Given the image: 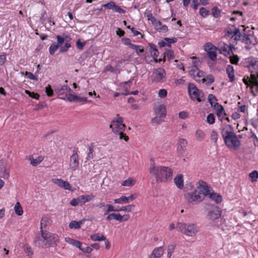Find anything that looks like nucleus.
Here are the masks:
<instances>
[{
    "label": "nucleus",
    "instance_id": "f257e3e1",
    "mask_svg": "<svg viewBox=\"0 0 258 258\" xmlns=\"http://www.w3.org/2000/svg\"><path fill=\"white\" fill-rule=\"evenodd\" d=\"M196 188L193 192H187L184 195L187 202L192 204H197L204 200L209 194L208 185L203 181L200 180L196 183Z\"/></svg>",
    "mask_w": 258,
    "mask_h": 258
},
{
    "label": "nucleus",
    "instance_id": "f03ea898",
    "mask_svg": "<svg viewBox=\"0 0 258 258\" xmlns=\"http://www.w3.org/2000/svg\"><path fill=\"white\" fill-rule=\"evenodd\" d=\"M58 241V235L49 232H42L41 236L37 235L34 240V243L36 245L45 248L55 246Z\"/></svg>",
    "mask_w": 258,
    "mask_h": 258
},
{
    "label": "nucleus",
    "instance_id": "7ed1b4c3",
    "mask_svg": "<svg viewBox=\"0 0 258 258\" xmlns=\"http://www.w3.org/2000/svg\"><path fill=\"white\" fill-rule=\"evenodd\" d=\"M150 173L154 175L157 181L165 182L171 179L172 170L168 167L156 166L154 163L149 168Z\"/></svg>",
    "mask_w": 258,
    "mask_h": 258
},
{
    "label": "nucleus",
    "instance_id": "20e7f679",
    "mask_svg": "<svg viewBox=\"0 0 258 258\" xmlns=\"http://www.w3.org/2000/svg\"><path fill=\"white\" fill-rule=\"evenodd\" d=\"M117 116L118 117L116 120H112L109 127L115 134L119 136V139H124L127 141L129 139L128 136L123 134L126 126L123 123V118L119 117L118 114Z\"/></svg>",
    "mask_w": 258,
    "mask_h": 258
},
{
    "label": "nucleus",
    "instance_id": "39448f33",
    "mask_svg": "<svg viewBox=\"0 0 258 258\" xmlns=\"http://www.w3.org/2000/svg\"><path fill=\"white\" fill-rule=\"evenodd\" d=\"M176 228L183 234L191 237L195 236L198 231V226L194 224L179 222L176 225Z\"/></svg>",
    "mask_w": 258,
    "mask_h": 258
},
{
    "label": "nucleus",
    "instance_id": "423d86ee",
    "mask_svg": "<svg viewBox=\"0 0 258 258\" xmlns=\"http://www.w3.org/2000/svg\"><path fill=\"white\" fill-rule=\"evenodd\" d=\"M188 92L189 96L192 100L201 102L204 98V93L202 90L199 89L193 83L188 85Z\"/></svg>",
    "mask_w": 258,
    "mask_h": 258
},
{
    "label": "nucleus",
    "instance_id": "0eeeda50",
    "mask_svg": "<svg viewBox=\"0 0 258 258\" xmlns=\"http://www.w3.org/2000/svg\"><path fill=\"white\" fill-rule=\"evenodd\" d=\"M246 62L247 63L246 67H248L249 71L251 72L250 77L252 79L258 78V59L253 57H249L246 59Z\"/></svg>",
    "mask_w": 258,
    "mask_h": 258
},
{
    "label": "nucleus",
    "instance_id": "6e6552de",
    "mask_svg": "<svg viewBox=\"0 0 258 258\" xmlns=\"http://www.w3.org/2000/svg\"><path fill=\"white\" fill-rule=\"evenodd\" d=\"M224 142L229 149H234L235 150L239 149L241 146V142L238 139V137L236 134L225 140Z\"/></svg>",
    "mask_w": 258,
    "mask_h": 258
},
{
    "label": "nucleus",
    "instance_id": "1a4fd4ad",
    "mask_svg": "<svg viewBox=\"0 0 258 258\" xmlns=\"http://www.w3.org/2000/svg\"><path fill=\"white\" fill-rule=\"evenodd\" d=\"M221 213L220 208L217 206H213L208 209L207 217L210 220L215 221L221 217Z\"/></svg>",
    "mask_w": 258,
    "mask_h": 258
},
{
    "label": "nucleus",
    "instance_id": "9d476101",
    "mask_svg": "<svg viewBox=\"0 0 258 258\" xmlns=\"http://www.w3.org/2000/svg\"><path fill=\"white\" fill-rule=\"evenodd\" d=\"M152 79L155 82H164L166 79V73L164 69L159 68L154 71L152 75Z\"/></svg>",
    "mask_w": 258,
    "mask_h": 258
},
{
    "label": "nucleus",
    "instance_id": "9b49d317",
    "mask_svg": "<svg viewBox=\"0 0 258 258\" xmlns=\"http://www.w3.org/2000/svg\"><path fill=\"white\" fill-rule=\"evenodd\" d=\"M73 152V154L70 157L69 166L72 170L75 171L78 169L79 165V156L77 151L74 150Z\"/></svg>",
    "mask_w": 258,
    "mask_h": 258
},
{
    "label": "nucleus",
    "instance_id": "f8f14e48",
    "mask_svg": "<svg viewBox=\"0 0 258 258\" xmlns=\"http://www.w3.org/2000/svg\"><path fill=\"white\" fill-rule=\"evenodd\" d=\"M235 134L233 127L230 125H226L222 129V136L224 141Z\"/></svg>",
    "mask_w": 258,
    "mask_h": 258
},
{
    "label": "nucleus",
    "instance_id": "ddd939ff",
    "mask_svg": "<svg viewBox=\"0 0 258 258\" xmlns=\"http://www.w3.org/2000/svg\"><path fill=\"white\" fill-rule=\"evenodd\" d=\"M54 91L58 96H66V94L68 93H71L72 92V89L68 85L56 86L54 88Z\"/></svg>",
    "mask_w": 258,
    "mask_h": 258
},
{
    "label": "nucleus",
    "instance_id": "4468645a",
    "mask_svg": "<svg viewBox=\"0 0 258 258\" xmlns=\"http://www.w3.org/2000/svg\"><path fill=\"white\" fill-rule=\"evenodd\" d=\"M52 181L55 184L60 186V187L63 188L65 189L70 190L71 188V186L70 183L66 181H64L61 179H52Z\"/></svg>",
    "mask_w": 258,
    "mask_h": 258
},
{
    "label": "nucleus",
    "instance_id": "2eb2a0df",
    "mask_svg": "<svg viewBox=\"0 0 258 258\" xmlns=\"http://www.w3.org/2000/svg\"><path fill=\"white\" fill-rule=\"evenodd\" d=\"M208 192L207 196H208L209 198L214 201L216 203L218 204L222 202V197L217 193L214 192H211L210 187L208 186Z\"/></svg>",
    "mask_w": 258,
    "mask_h": 258
},
{
    "label": "nucleus",
    "instance_id": "dca6fc26",
    "mask_svg": "<svg viewBox=\"0 0 258 258\" xmlns=\"http://www.w3.org/2000/svg\"><path fill=\"white\" fill-rule=\"evenodd\" d=\"M155 113L160 117H165L166 114V108L163 104L158 105L155 108Z\"/></svg>",
    "mask_w": 258,
    "mask_h": 258
},
{
    "label": "nucleus",
    "instance_id": "f3484780",
    "mask_svg": "<svg viewBox=\"0 0 258 258\" xmlns=\"http://www.w3.org/2000/svg\"><path fill=\"white\" fill-rule=\"evenodd\" d=\"M187 141L183 138L180 139L178 142L177 151L182 153L185 151L187 146Z\"/></svg>",
    "mask_w": 258,
    "mask_h": 258
},
{
    "label": "nucleus",
    "instance_id": "a211bd4d",
    "mask_svg": "<svg viewBox=\"0 0 258 258\" xmlns=\"http://www.w3.org/2000/svg\"><path fill=\"white\" fill-rule=\"evenodd\" d=\"M164 253V249L163 246H160L155 248L151 253V256L154 258H159L162 256Z\"/></svg>",
    "mask_w": 258,
    "mask_h": 258
},
{
    "label": "nucleus",
    "instance_id": "6ab92c4d",
    "mask_svg": "<svg viewBox=\"0 0 258 258\" xmlns=\"http://www.w3.org/2000/svg\"><path fill=\"white\" fill-rule=\"evenodd\" d=\"M175 184L180 189L183 187V176L181 174H178L174 179Z\"/></svg>",
    "mask_w": 258,
    "mask_h": 258
},
{
    "label": "nucleus",
    "instance_id": "aec40b11",
    "mask_svg": "<svg viewBox=\"0 0 258 258\" xmlns=\"http://www.w3.org/2000/svg\"><path fill=\"white\" fill-rule=\"evenodd\" d=\"M115 219L120 222L123 221V217L120 214L111 213L108 215L106 218V220L110 221Z\"/></svg>",
    "mask_w": 258,
    "mask_h": 258
},
{
    "label": "nucleus",
    "instance_id": "412c9836",
    "mask_svg": "<svg viewBox=\"0 0 258 258\" xmlns=\"http://www.w3.org/2000/svg\"><path fill=\"white\" fill-rule=\"evenodd\" d=\"M226 72L230 82H233L235 79L233 67L231 65H228L226 69Z\"/></svg>",
    "mask_w": 258,
    "mask_h": 258
},
{
    "label": "nucleus",
    "instance_id": "4be33fe9",
    "mask_svg": "<svg viewBox=\"0 0 258 258\" xmlns=\"http://www.w3.org/2000/svg\"><path fill=\"white\" fill-rule=\"evenodd\" d=\"M29 160L30 161V163L34 166H36L39 163H40L43 160V157L42 156H39L36 159H34L32 156H29Z\"/></svg>",
    "mask_w": 258,
    "mask_h": 258
},
{
    "label": "nucleus",
    "instance_id": "5701e85b",
    "mask_svg": "<svg viewBox=\"0 0 258 258\" xmlns=\"http://www.w3.org/2000/svg\"><path fill=\"white\" fill-rule=\"evenodd\" d=\"M238 28H236L234 26L232 25L229 27L227 29L226 35L231 37L232 35L238 33Z\"/></svg>",
    "mask_w": 258,
    "mask_h": 258
},
{
    "label": "nucleus",
    "instance_id": "b1692460",
    "mask_svg": "<svg viewBox=\"0 0 258 258\" xmlns=\"http://www.w3.org/2000/svg\"><path fill=\"white\" fill-rule=\"evenodd\" d=\"M56 39L57 41V44L59 46H61L64 42H66V40L70 41L71 40V38L70 36H66L65 37H63L60 35H57Z\"/></svg>",
    "mask_w": 258,
    "mask_h": 258
},
{
    "label": "nucleus",
    "instance_id": "393cba45",
    "mask_svg": "<svg viewBox=\"0 0 258 258\" xmlns=\"http://www.w3.org/2000/svg\"><path fill=\"white\" fill-rule=\"evenodd\" d=\"M90 238L93 241H103L106 240L104 236L99 233L92 234L90 236Z\"/></svg>",
    "mask_w": 258,
    "mask_h": 258
},
{
    "label": "nucleus",
    "instance_id": "a878e982",
    "mask_svg": "<svg viewBox=\"0 0 258 258\" xmlns=\"http://www.w3.org/2000/svg\"><path fill=\"white\" fill-rule=\"evenodd\" d=\"M48 223V219L46 217L43 218L41 220L40 223V232L42 234V232H48L46 230H44L43 229L46 228L47 223Z\"/></svg>",
    "mask_w": 258,
    "mask_h": 258
},
{
    "label": "nucleus",
    "instance_id": "bb28decb",
    "mask_svg": "<svg viewBox=\"0 0 258 258\" xmlns=\"http://www.w3.org/2000/svg\"><path fill=\"white\" fill-rule=\"evenodd\" d=\"M147 16L148 18V20H150L155 26L157 27L158 25H161V22L157 20L154 17L152 16V14L151 12H148L147 13Z\"/></svg>",
    "mask_w": 258,
    "mask_h": 258
},
{
    "label": "nucleus",
    "instance_id": "cd10ccee",
    "mask_svg": "<svg viewBox=\"0 0 258 258\" xmlns=\"http://www.w3.org/2000/svg\"><path fill=\"white\" fill-rule=\"evenodd\" d=\"M76 96V95L72 94L71 93H68L67 94H66V96L64 97H61L60 98L70 102H75Z\"/></svg>",
    "mask_w": 258,
    "mask_h": 258
},
{
    "label": "nucleus",
    "instance_id": "c85d7f7f",
    "mask_svg": "<svg viewBox=\"0 0 258 258\" xmlns=\"http://www.w3.org/2000/svg\"><path fill=\"white\" fill-rule=\"evenodd\" d=\"M190 72L191 75H193L195 78L197 77L199 78L202 77L203 72L199 70V69L197 67H195L192 70H191ZM195 79L196 80V78H195Z\"/></svg>",
    "mask_w": 258,
    "mask_h": 258
},
{
    "label": "nucleus",
    "instance_id": "c756f323",
    "mask_svg": "<svg viewBox=\"0 0 258 258\" xmlns=\"http://www.w3.org/2000/svg\"><path fill=\"white\" fill-rule=\"evenodd\" d=\"M208 101L210 103L212 107H215L216 105H218V103L216 102L217 99L216 97L213 94H209L208 96Z\"/></svg>",
    "mask_w": 258,
    "mask_h": 258
},
{
    "label": "nucleus",
    "instance_id": "7c9ffc66",
    "mask_svg": "<svg viewBox=\"0 0 258 258\" xmlns=\"http://www.w3.org/2000/svg\"><path fill=\"white\" fill-rule=\"evenodd\" d=\"M15 211L16 213L19 216H21L23 213V211L22 206L19 202H17L15 206Z\"/></svg>",
    "mask_w": 258,
    "mask_h": 258
},
{
    "label": "nucleus",
    "instance_id": "2f4dec72",
    "mask_svg": "<svg viewBox=\"0 0 258 258\" xmlns=\"http://www.w3.org/2000/svg\"><path fill=\"white\" fill-rule=\"evenodd\" d=\"M60 49L59 50V52L61 53L65 52L67 51L69 48L71 47V44L69 42V40H66L65 44L63 46H60Z\"/></svg>",
    "mask_w": 258,
    "mask_h": 258
},
{
    "label": "nucleus",
    "instance_id": "473e14b6",
    "mask_svg": "<svg viewBox=\"0 0 258 258\" xmlns=\"http://www.w3.org/2000/svg\"><path fill=\"white\" fill-rule=\"evenodd\" d=\"M70 204L73 206H76L78 205H83L81 197L79 196V197H77V198L73 199L71 201Z\"/></svg>",
    "mask_w": 258,
    "mask_h": 258
},
{
    "label": "nucleus",
    "instance_id": "72a5a7b5",
    "mask_svg": "<svg viewBox=\"0 0 258 258\" xmlns=\"http://www.w3.org/2000/svg\"><path fill=\"white\" fill-rule=\"evenodd\" d=\"M134 207H135V205H128L126 206L122 207L121 208L117 207V212L122 211L131 212L133 210Z\"/></svg>",
    "mask_w": 258,
    "mask_h": 258
},
{
    "label": "nucleus",
    "instance_id": "f704fd0d",
    "mask_svg": "<svg viewBox=\"0 0 258 258\" xmlns=\"http://www.w3.org/2000/svg\"><path fill=\"white\" fill-rule=\"evenodd\" d=\"M205 135L201 130H198L196 132V137L198 140L202 141L205 138Z\"/></svg>",
    "mask_w": 258,
    "mask_h": 258
},
{
    "label": "nucleus",
    "instance_id": "c9c22d12",
    "mask_svg": "<svg viewBox=\"0 0 258 258\" xmlns=\"http://www.w3.org/2000/svg\"><path fill=\"white\" fill-rule=\"evenodd\" d=\"M241 41L247 44H251V41L250 38V36L248 34L243 33L242 36Z\"/></svg>",
    "mask_w": 258,
    "mask_h": 258
},
{
    "label": "nucleus",
    "instance_id": "e433bc0d",
    "mask_svg": "<svg viewBox=\"0 0 258 258\" xmlns=\"http://www.w3.org/2000/svg\"><path fill=\"white\" fill-rule=\"evenodd\" d=\"M115 203L116 204H127L128 203L127 197L122 196L119 199H116L114 200Z\"/></svg>",
    "mask_w": 258,
    "mask_h": 258
},
{
    "label": "nucleus",
    "instance_id": "4c0bfd02",
    "mask_svg": "<svg viewBox=\"0 0 258 258\" xmlns=\"http://www.w3.org/2000/svg\"><path fill=\"white\" fill-rule=\"evenodd\" d=\"M175 245L174 244H171L168 246L167 247V257L170 258L172 253L174 251Z\"/></svg>",
    "mask_w": 258,
    "mask_h": 258
},
{
    "label": "nucleus",
    "instance_id": "58836bf2",
    "mask_svg": "<svg viewBox=\"0 0 258 258\" xmlns=\"http://www.w3.org/2000/svg\"><path fill=\"white\" fill-rule=\"evenodd\" d=\"M82 223V221L77 222L76 221H73L69 224V227L70 228H76L78 229L80 228L81 224Z\"/></svg>",
    "mask_w": 258,
    "mask_h": 258
},
{
    "label": "nucleus",
    "instance_id": "ea45409f",
    "mask_svg": "<svg viewBox=\"0 0 258 258\" xmlns=\"http://www.w3.org/2000/svg\"><path fill=\"white\" fill-rule=\"evenodd\" d=\"M205 50L207 52V53H209V52L214 50H217V48L211 43H208L205 46Z\"/></svg>",
    "mask_w": 258,
    "mask_h": 258
},
{
    "label": "nucleus",
    "instance_id": "a19ab883",
    "mask_svg": "<svg viewBox=\"0 0 258 258\" xmlns=\"http://www.w3.org/2000/svg\"><path fill=\"white\" fill-rule=\"evenodd\" d=\"M205 50L207 52V53H209V52L214 50H217V48L211 43H208L205 46Z\"/></svg>",
    "mask_w": 258,
    "mask_h": 258
},
{
    "label": "nucleus",
    "instance_id": "79ce46f5",
    "mask_svg": "<svg viewBox=\"0 0 258 258\" xmlns=\"http://www.w3.org/2000/svg\"><path fill=\"white\" fill-rule=\"evenodd\" d=\"M212 13L214 17L218 18L220 16L221 11L217 7H214L212 9Z\"/></svg>",
    "mask_w": 258,
    "mask_h": 258
},
{
    "label": "nucleus",
    "instance_id": "37998d69",
    "mask_svg": "<svg viewBox=\"0 0 258 258\" xmlns=\"http://www.w3.org/2000/svg\"><path fill=\"white\" fill-rule=\"evenodd\" d=\"M242 35L243 34L240 32V30H239L238 33H236V34L232 35L230 37L231 39L235 41H241Z\"/></svg>",
    "mask_w": 258,
    "mask_h": 258
},
{
    "label": "nucleus",
    "instance_id": "c03bdc74",
    "mask_svg": "<svg viewBox=\"0 0 258 258\" xmlns=\"http://www.w3.org/2000/svg\"><path fill=\"white\" fill-rule=\"evenodd\" d=\"M24 250L27 254L28 256H31L33 254L31 247L28 244H25L24 245Z\"/></svg>",
    "mask_w": 258,
    "mask_h": 258
},
{
    "label": "nucleus",
    "instance_id": "a18cd8bd",
    "mask_svg": "<svg viewBox=\"0 0 258 258\" xmlns=\"http://www.w3.org/2000/svg\"><path fill=\"white\" fill-rule=\"evenodd\" d=\"M228 47L229 46L228 45L224 44V46L223 47H221V48L219 50L220 53H223L225 55H226V54H230V50H228L227 49Z\"/></svg>",
    "mask_w": 258,
    "mask_h": 258
},
{
    "label": "nucleus",
    "instance_id": "49530a36",
    "mask_svg": "<svg viewBox=\"0 0 258 258\" xmlns=\"http://www.w3.org/2000/svg\"><path fill=\"white\" fill-rule=\"evenodd\" d=\"M249 176L251 178L252 181H256L258 179V172L256 170H253L249 173Z\"/></svg>",
    "mask_w": 258,
    "mask_h": 258
},
{
    "label": "nucleus",
    "instance_id": "de8ad7c7",
    "mask_svg": "<svg viewBox=\"0 0 258 258\" xmlns=\"http://www.w3.org/2000/svg\"><path fill=\"white\" fill-rule=\"evenodd\" d=\"M59 47V46L57 44L53 43L51 44L49 49L50 54L53 55Z\"/></svg>",
    "mask_w": 258,
    "mask_h": 258
},
{
    "label": "nucleus",
    "instance_id": "09e8293b",
    "mask_svg": "<svg viewBox=\"0 0 258 258\" xmlns=\"http://www.w3.org/2000/svg\"><path fill=\"white\" fill-rule=\"evenodd\" d=\"M135 184V181L132 178H128L127 179L123 181L121 183L122 186H129L133 185Z\"/></svg>",
    "mask_w": 258,
    "mask_h": 258
},
{
    "label": "nucleus",
    "instance_id": "8fccbe9b",
    "mask_svg": "<svg viewBox=\"0 0 258 258\" xmlns=\"http://www.w3.org/2000/svg\"><path fill=\"white\" fill-rule=\"evenodd\" d=\"M156 29L160 31V32H166L168 30L167 26L165 25H163L161 22V25L157 26H155Z\"/></svg>",
    "mask_w": 258,
    "mask_h": 258
},
{
    "label": "nucleus",
    "instance_id": "3c124183",
    "mask_svg": "<svg viewBox=\"0 0 258 258\" xmlns=\"http://www.w3.org/2000/svg\"><path fill=\"white\" fill-rule=\"evenodd\" d=\"M0 171L3 173V174L1 175V177L5 179H7L9 177V173L7 172L6 166H3L2 167L0 168Z\"/></svg>",
    "mask_w": 258,
    "mask_h": 258
},
{
    "label": "nucleus",
    "instance_id": "603ef678",
    "mask_svg": "<svg viewBox=\"0 0 258 258\" xmlns=\"http://www.w3.org/2000/svg\"><path fill=\"white\" fill-rule=\"evenodd\" d=\"M164 40L167 43V46L168 47L171 46V44L175 43L177 41V38H165Z\"/></svg>",
    "mask_w": 258,
    "mask_h": 258
},
{
    "label": "nucleus",
    "instance_id": "864d4df0",
    "mask_svg": "<svg viewBox=\"0 0 258 258\" xmlns=\"http://www.w3.org/2000/svg\"><path fill=\"white\" fill-rule=\"evenodd\" d=\"M94 152V147L91 145L89 147V153H88L87 157H86L87 160H89L90 159L93 158V153Z\"/></svg>",
    "mask_w": 258,
    "mask_h": 258
},
{
    "label": "nucleus",
    "instance_id": "5fc2aeb1",
    "mask_svg": "<svg viewBox=\"0 0 258 258\" xmlns=\"http://www.w3.org/2000/svg\"><path fill=\"white\" fill-rule=\"evenodd\" d=\"M45 92L48 97H51L53 96V91L50 85H48V86L46 87Z\"/></svg>",
    "mask_w": 258,
    "mask_h": 258
},
{
    "label": "nucleus",
    "instance_id": "6e6d98bb",
    "mask_svg": "<svg viewBox=\"0 0 258 258\" xmlns=\"http://www.w3.org/2000/svg\"><path fill=\"white\" fill-rule=\"evenodd\" d=\"M209 11L205 8H201L200 9V14L204 18L206 17L209 14Z\"/></svg>",
    "mask_w": 258,
    "mask_h": 258
},
{
    "label": "nucleus",
    "instance_id": "4d7b16f0",
    "mask_svg": "<svg viewBox=\"0 0 258 258\" xmlns=\"http://www.w3.org/2000/svg\"><path fill=\"white\" fill-rule=\"evenodd\" d=\"M207 121L210 124H213L215 122V116L214 114L212 113L209 114L207 116Z\"/></svg>",
    "mask_w": 258,
    "mask_h": 258
},
{
    "label": "nucleus",
    "instance_id": "13d9d810",
    "mask_svg": "<svg viewBox=\"0 0 258 258\" xmlns=\"http://www.w3.org/2000/svg\"><path fill=\"white\" fill-rule=\"evenodd\" d=\"M210 138L211 140L213 141L214 143L216 144L218 139V134L217 132L213 131L211 133Z\"/></svg>",
    "mask_w": 258,
    "mask_h": 258
},
{
    "label": "nucleus",
    "instance_id": "bf43d9fd",
    "mask_svg": "<svg viewBox=\"0 0 258 258\" xmlns=\"http://www.w3.org/2000/svg\"><path fill=\"white\" fill-rule=\"evenodd\" d=\"M217 50H212V51L209 52L208 53V56L212 60H214L217 57Z\"/></svg>",
    "mask_w": 258,
    "mask_h": 258
},
{
    "label": "nucleus",
    "instance_id": "052dcab7",
    "mask_svg": "<svg viewBox=\"0 0 258 258\" xmlns=\"http://www.w3.org/2000/svg\"><path fill=\"white\" fill-rule=\"evenodd\" d=\"M81 198L82 201L83 205L87 202L91 200L92 198L89 195L81 196Z\"/></svg>",
    "mask_w": 258,
    "mask_h": 258
},
{
    "label": "nucleus",
    "instance_id": "680f3d73",
    "mask_svg": "<svg viewBox=\"0 0 258 258\" xmlns=\"http://www.w3.org/2000/svg\"><path fill=\"white\" fill-rule=\"evenodd\" d=\"M115 4L114 2L111 1L110 2H109L107 4L103 5V7L107 9H112L113 10L114 8L115 7Z\"/></svg>",
    "mask_w": 258,
    "mask_h": 258
},
{
    "label": "nucleus",
    "instance_id": "e2e57ef3",
    "mask_svg": "<svg viewBox=\"0 0 258 258\" xmlns=\"http://www.w3.org/2000/svg\"><path fill=\"white\" fill-rule=\"evenodd\" d=\"M167 58L168 59H172L174 58V53L171 50H167L165 52Z\"/></svg>",
    "mask_w": 258,
    "mask_h": 258
},
{
    "label": "nucleus",
    "instance_id": "0e129e2a",
    "mask_svg": "<svg viewBox=\"0 0 258 258\" xmlns=\"http://www.w3.org/2000/svg\"><path fill=\"white\" fill-rule=\"evenodd\" d=\"M25 74L30 80H35V81L38 80L37 77L34 75L32 73L26 72Z\"/></svg>",
    "mask_w": 258,
    "mask_h": 258
},
{
    "label": "nucleus",
    "instance_id": "69168bd1",
    "mask_svg": "<svg viewBox=\"0 0 258 258\" xmlns=\"http://www.w3.org/2000/svg\"><path fill=\"white\" fill-rule=\"evenodd\" d=\"M254 87H255V91L258 93V81L257 79H252L251 88L253 89Z\"/></svg>",
    "mask_w": 258,
    "mask_h": 258
},
{
    "label": "nucleus",
    "instance_id": "338daca9",
    "mask_svg": "<svg viewBox=\"0 0 258 258\" xmlns=\"http://www.w3.org/2000/svg\"><path fill=\"white\" fill-rule=\"evenodd\" d=\"M167 92L165 89H162L159 91L158 95L160 98H164L167 96Z\"/></svg>",
    "mask_w": 258,
    "mask_h": 258
},
{
    "label": "nucleus",
    "instance_id": "774afa93",
    "mask_svg": "<svg viewBox=\"0 0 258 258\" xmlns=\"http://www.w3.org/2000/svg\"><path fill=\"white\" fill-rule=\"evenodd\" d=\"M113 11L120 14H124L125 13V10L121 8L119 6L116 5H115Z\"/></svg>",
    "mask_w": 258,
    "mask_h": 258
}]
</instances>
